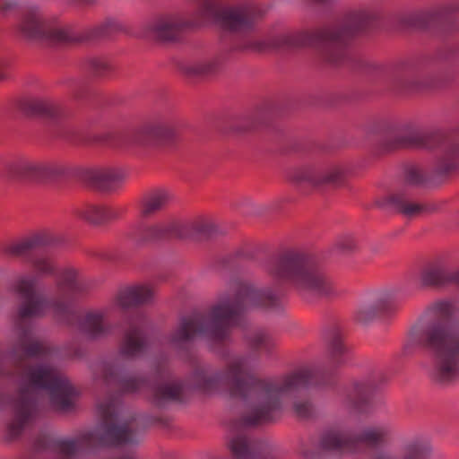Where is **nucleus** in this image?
<instances>
[{
  "instance_id": "34",
  "label": "nucleus",
  "mask_w": 459,
  "mask_h": 459,
  "mask_svg": "<svg viewBox=\"0 0 459 459\" xmlns=\"http://www.w3.org/2000/svg\"><path fill=\"white\" fill-rule=\"evenodd\" d=\"M56 287L61 291H67L72 295H82L88 292L90 286L84 281L78 279V272L74 268L65 269L57 281Z\"/></svg>"
},
{
  "instance_id": "12",
  "label": "nucleus",
  "mask_w": 459,
  "mask_h": 459,
  "mask_svg": "<svg viewBox=\"0 0 459 459\" xmlns=\"http://www.w3.org/2000/svg\"><path fill=\"white\" fill-rule=\"evenodd\" d=\"M200 15L230 32H246L253 29L255 18L243 6L221 8L213 0H205L199 8Z\"/></svg>"
},
{
  "instance_id": "37",
  "label": "nucleus",
  "mask_w": 459,
  "mask_h": 459,
  "mask_svg": "<svg viewBox=\"0 0 459 459\" xmlns=\"http://www.w3.org/2000/svg\"><path fill=\"white\" fill-rule=\"evenodd\" d=\"M351 437H342L336 431H325L321 436L319 447L321 450L327 452L346 451L351 453Z\"/></svg>"
},
{
  "instance_id": "52",
  "label": "nucleus",
  "mask_w": 459,
  "mask_h": 459,
  "mask_svg": "<svg viewBox=\"0 0 459 459\" xmlns=\"http://www.w3.org/2000/svg\"><path fill=\"white\" fill-rule=\"evenodd\" d=\"M49 305L54 314L60 319H65L70 316H74V313L71 310L70 306L67 302L55 299L51 300Z\"/></svg>"
},
{
  "instance_id": "19",
  "label": "nucleus",
  "mask_w": 459,
  "mask_h": 459,
  "mask_svg": "<svg viewBox=\"0 0 459 459\" xmlns=\"http://www.w3.org/2000/svg\"><path fill=\"white\" fill-rule=\"evenodd\" d=\"M13 410L14 419L7 426V441H13L22 435L36 410V399L29 387L20 389V396L14 403Z\"/></svg>"
},
{
  "instance_id": "3",
  "label": "nucleus",
  "mask_w": 459,
  "mask_h": 459,
  "mask_svg": "<svg viewBox=\"0 0 459 459\" xmlns=\"http://www.w3.org/2000/svg\"><path fill=\"white\" fill-rule=\"evenodd\" d=\"M373 17L366 12L348 13L341 24L325 25L311 31L281 34L273 38V48L314 47L330 65H341L346 59V45L350 38L367 30Z\"/></svg>"
},
{
  "instance_id": "7",
  "label": "nucleus",
  "mask_w": 459,
  "mask_h": 459,
  "mask_svg": "<svg viewBox=\"0 0 459 459\" xmlns=\"http://www.w3.org/2000/svg\"><path fill=\"white\" fill-rule=\"evenodd\" d=\"M100 422L97 431L81 435L79 444L87 448H117L136 444V430L128 422L117 424V415L112 403L99 406Z\"/></svg>"
},
{
  "instance_id": "31",
  "label": "nucleus",
  "mask_w": 459,
  "mask_h": 459,
  "mask_svg": "<svg viewBox=\"0 0 459 459\" xmlns=\"http://www.w3.org/2000/svg\"><path fill=\"white\" fill-rule=\"evenodd\" d=\"M389 430L377 427L363 429L360 433L351 437V453L360 451L362 447L376 449L385 445L388 441Z\"/></svg>"
},
{
  "instance_id": "9",
  "label": "nucleus",
  "mask_w": 459,
  "mask_h": 459,
  "mask_svg": "<svg viewBox=\"0 0 459 459\" xmlns=\"http://www.w3.org/2000/svg\"><path fill=\"white\" fill-rule=\"evenodd\" d=\"M182 124L173 117L159 116L141 126L130 139L119 132H108L99 136V140L117 143L149 144L151 142L167 143L175 140L180 134Z\"/></svg>"
},
{
  "instance_id": "32",
  "label": "nucleus",
  "mask_w": 459,
  "mask_h": 459,
  "mask_svg": "<svg viewBox=\"0 0 459 459\" xmlns=\"http://www.w3.org/2000/svg\"><path fill=\"white\" fill-rule=\"evenodd\" d=\"M147 348V339L143 331L132 325L125 333L119 346V354L127 359H134L143 353Z\"/></svg>"
},
{
  "instance_id": "53",
  "label": "nucleus",
  "mask_w": 459,
  "mask_h": 459,
  "mask_svg": "<svg viewBox=\"0 0 459 459\" xmlns=\"http://www.w3.org/2000/svg\"><path fill=\"white\" fill-rule=\"evenodd\" d=\"M334 247L342 254L351 253L357 248V241L352 236H342L336 240Z\"/></svg>"
},
{
  "instance_id": "18",
  "label": "nucleus",
  "mask_w": 459,
  "mask_h": 459,
  "mask_svg": "<svg viewBox=\"0 0 459 459\" xmlns=\"http://www.w3.org/2000/svg\"><path fill=\"white\" fill-rule=\"evenodd\" d=\"M20 110L26 116L60 121L71 117L64 105L48 99L27 98L20 100Z\"/></svg>"
},
{
  "instance_id": "48",
  "label": "nucleus",
  "mask_w": 459,
  "mask_h": 459,
  "mask_svg": "<svg viewBox=\"0 0 459 459\" xmlns=\"http://www.w3.org/2000/svg\"><path fill=\"white\" fill-rule=\"evenodd\" d=\"M81 436L77 438V440L73 439H61L56 440L54 444V448L59 454L66 456L74 455L76 451L81 449H88L87 447H82L79 444V439Z\"/></svg>"
},
{
  "instance_id": "23",
  "label": "nucleus",
  "mask_w": 459,
  "mask_h": 459,
  "mask_svg": "<svg viewBox=\"0 0 459 459\" xmlns=\"http://www.w3.org/2000/svg\"><path fill=\"white\" fill-rule=\"evenodd\" d=\"M290 178L295 183H308L314 186H340L344 182V173L338 168L321 172L311 167H304L293 170Z\"/></svg>"
},
{
  "instance_id": "6",
  "label": "nucleus",
  "mask_w": 459,
  "mask_h": 459,
  "mask_svg": "<svg viewBox=\"0 0 459 459\" xmlns=\"http://www.w3.org/2000/svg\"><path fill=\"white\" fill-rule=\"evenodd\" d=\"M280 305L281 297L271 289L256 290L239 283L233 297H228L212 307L210 337L214 342H223L229 336L230 327L238 324L239 316L248 307L276 308Z\"/></svg>"
},
{
  "instance_id": "4",
  "label": "nucleus",
  "mask_w": 459,
  "mask_h": 459,
  "mask_svg": "<svg viewBox=\"0 0 459 459\" xmlns=\"http://www.w3.org/2000/svg\"><path fill=\"white\" fill-rule=\"evenodd\" d=\"M414 345L436 356L433 380L437 384L448 385L459 380V334L454 333L449 320L415 324L410 330L404 351Z\"/></svg>"
},
{
  "instance_id": "8",
  "label": "nucleus",
  "mask_w": 459,
  "mask_h": 459,
  "mask_svg": "<svg viewBox=\"0 0 459 459\" xmlns=\"http://www.w3.org/2000/svg\"><path fill=\"white\" fill-rule=\"evenodd\" d=\"M435 62L432 57H421L398 62L393 70L390 89L395 94L407 95L440 86L438 81L423 74Z\"/></svg>"
},
{
  "instance_id": "16",
  "label": "nucleus",
  "mask_w": 459,
  "mask_h": 459,
  "mask_svg": "<svg viewBox=\"0 0 459 459\" xmlns=\"http://www.w3.org/2000/svg\"><path fill=\"white\" fill-rule=\"evenodd\" d=\"M126 236L137 247L171 241L177 239L175 221L151 225L139 224L133 227Z\"/></svg>"
},
{
  "instance_id": "44",
  "label": "nucleus",
  "mask_w": 459,
  "mask_h": 459,
  "mask_svg": "<svg viewBox=\"0 0 459 459\" xmlns=\"http://www.w3.org/2000/svg\"><path fill=\"white\" fill-rule=\"evenodd\" d=\"M248 345L252 350H264L266 352H271L275 347V342L269 334L258 332L248 338Z\"/></svg>"
},
{
  "instance_id": "43",
  "label": "nucleus",
  "mask_w": 459,
  "mask_h": 459,
  "mask_svg": "<svg viewBox=\"0 0 459 459\" xmlns=\"http://www.w3.org/2000/svg\"><path fill=\"white\" fill-rule=\"evenodd\" d=\"M250 257L249 253L243 249H238L219 258L217 264L222 269L237 268L239 266L241 260L249 259Z\"/></svg>"
},
{
  "instance_id": "35",
  "label": "nucleus",
  "mask_w": 459,
  "mask_h": 459,
  "mask_svg": "<svg viewBox=\"0 0 459 459\" xmlns=\"http://www.w3.org/2000/svg\"><path fill=\"white\" fill-rule=\"evenodd\" d=\"M83 70L88 77L101 81L108 79L114 73L115 68L105 57L90 56L83 62Z\"/></svg>"
},
{
  "instance_id": "29",
  "label": "nucleus",
  "mask_w": 459,
  "mask_h": 459,
  "mask_svg": "<svg viewBox=\"0 0 459 459\" xmlns=\"http://www.w3.org/2000/svg\"><path fill=\"white\" fill-rule=\"evenodd\" d=\"M154 290L149 285H135L119 290L117 304L122 309H128L149 304L154 298Z\"/></svg>"
},
{
  "instance_id": "21",
  "label": "nucleus",
  "mask_w": 459,
  "mask_h": 459,
  "mask_svg": "<svg viewBox=\"0 0 459 459\" xmlns=\"http://www.w3.org/2000/svg\"><path fill=\"white\" fill-rule=\"evenodd\" d=\"M14 289L22 299L18 310L19 317L25 319L39 316L44 300L36 291V278H20L17 280Z\"/></svg>"
},
{
  "instance_id": "64",
  "label": "nucleus",
  "mask_w": 459,
  "mask_h": 459,
  "mask_svg": "<svg viewBox=\"0 0 459 459\" xmlns=\"http://www.w3.org/2000/svg\"><path fill=\"white\" fill-rule=\"evenodd\" d=\"M301 455L304 459H314L316 455V454L312 451H302Z\"/></svg>"
},
{
  "instance_id": "13",
  "label": "nucleus",
  "mask_w": 459,
  "mask_h": 459,
  "mask_svg": "<svg viewBox=\"0 0 459 459\" xmlns=\"http://www.w3.org/2000/svg\"><path fill=\"white\" fill-rule=\"evenodd\" d=\"M20 30L29 39L46 40L50 43H68L82 39L71 26L59 28L47 22L37 8L28 9L23 13Z\"/></svg>"
},
{
  "instance_id": "39",
  "label": "nucleus",
  "mask_w": 459,
  "mask_h": 459,
  "mask_svg": "<svg viewBox=\"0 0 459 459\" xmlns=\"http://www.w3.org/2000/svg\"><path fill=\"white\" fill-rule=\"evenodd\" d=\"M268 113L266 110L259 109L254 114L241 117L232 126V130L237 133H247L267 124Z\"/></svg>"
},
{
  "instance_id": "36",
  "label": "nucleus",
  "mask_w": 459,
  "mask_h": 459,
  "mask_svg": "<svg viewBox=\"0 0 459 459\" xmlns=\"http://www.w3.org/2000/svg\"><path fill=\"white\" fill-rule=\"evenodd\" d=\"M420 286L423 288H445L449 286V269L435 265L424 269L420 277Z\"/></svg>"
},
{
  "instance_id": "30",
  "label": "nucleus",
  "mask_w": 459,
  "mask_h": 459,
  "mask_svg": "<svg viewBox=\"0 0 459 459\" xmlns=\"http://www.w3.org/2000/svg\"><path fill=\"white\" fill-rule=\"evenodd\" d=\"M330 368H336L347 360L349 349L343 342V335L337 326H332L325 333Z\"/></svg>"
},
{
  "instance_id": "40",
  "label": "nucleus",
  "mask_w": 459,
  "mask_h": 459,
  "mask_svg": "<svg viewBox=\"0 0 459 459\" xmlns=\"http://www.w3.org/2000/svg\"><path fill=\"white\" fill-rule=\"evenodd\" d=\"M221 378V373L209 375V370L204 367L196 368L193 374L196 388L204 393H210L217 389Z\"/></svg>"
},
{
  "instance_id": "22",
  "label": "nucleus",
  "mask_w": 459,
  "mask_h": 459,
  "mask_svg": "<svg viewBox=\"0 0 459 459\" xmlns=\"http://www.w3.org/2000/svg\"><path fill=\"white\" fill-rule=\"evenodd\" d=\"M125 213L122 208L98 204H85L75 208L73 214L79 220L94 227H100L117 221Z\"/></svg>"
},
{
  "instance_id": "11",
  "label": "nucleus",
  "mask_w": 459,
  "mask_h": 459,
  "mask_svg": "<svg viewBox=\"0 0 459 459\" xmlns=\"http://www.w3.org/2000/svg\"><path fill=\"white\" fill-rule=\"evenodd\" d=\"M71 169L58 162H37L25 159L7 163L3 176L8 180L54 181L71 175Z\"/></svg>"
},
{
  "instance_id": "38",
  "label": "nucleus",
  "mask_w": 459,
  "mask_h": 459,
  "mask_svg": "<svg viewBox=\"0 0 459 459\" xmlns=\"http://www.w3.org/2000/svg\"><path fill=\"white\" fill-rule=\"evenodd\" d=\"M48 350L39 342H22L15 345L12 351L13 356L19 363L30 358L45 355Z\"/></svg>"
},
{
  "instance_id": "54",
  "label": "nucleus",
  "mask_w": 459,
  "mask_h": 459,
  "mask_svg": "<svg viewBox=\"0 0 459 459\" xmlns=\"http://www.w3.org/2000/svg\"><path fill=\"white\" fill-rule=\"evenodd\" d=\"M377 317H378V316L376 313L374 306H371V307L359 310L356 313L355 320L359 324L365 325V324L371 322L372 320H374Z\"/></svg>"
},
{
  "instance_id": "61",
  "label": "nucleus",
  "mask_w": 459,
  "mask_h": 459,
  "mask_svg": "<svg viewBox=\"0 0 459 459\" xmlns=\"http://www.w3.org/2000/svg\"><path fill=\"white\" fill-rule=\"evenodd\" d=\"M70 4H93L95 3V0H68Z\"/></svg>"
},
{
  "instance_id": "25",
  "label": "nucleus",
  "mask_w": 459,
  "mask_h": 459,
  "mask_svg": "<svg viewBox=\"0 0 459 459\" xmlns=\"http://www.w3.org/2000/svg\"><path fill=\"white\" fill-rule=\"evenodd\" d=\"M191 26L189 22H185L177 16H161L152 22L148 28L154 37L162 42L178 41L182 31Z\"/></svg>"
},
{
  "instance_id": "63",
  "label": "nucleus",
  "mask_w": 459,
  "mask_h": 459,
  "mask_svg": "<svg viewBox=\"0 0 459 459\" xmlns=\"http://www.w3.org/2000/svg\"><path fill=\"white\" fill-rule=\"evenodd\" d=\"M265 46L266 44L264 42H255L248 47L254 48L255 50L262 51Z\"/></svg>"
},
{
  "instance_id": "17",
  "label": "nucleus",
  "mask_w": 459,
  "mask_h": 459,
  "mask_svg": "<svg viewBox=\"0 0 459 459\" xmlns=\"http://www.w3.org/2000/svg\"><path fill=\"white\" fill-rule=\"evenodd\" d=\"M78 177L90 186L100 192H113L121 187L126 173L119 169H81Z\"/></svg>"
},
{
  "instance_id": "2",
  "label": "nucleus",
  "mask_w": 459,
  "mask_h": 459,
  "mask_svg": "<svg viewBox=\"0 0 459 459\" xmlns=\"http://www.w3.org/2000/svg\"><path fill=\"white\" fill-rule=\"evenodd\" d=\"M266 275L277 282H289L303 298L332 299L339 296L334 281L307 252L289 248L270 256L263 264Z\"/></svg>"
},
{
  "instance_id": "56",
  "label": "nucleus",
  "mask_w": 459,
  "mask_h": 459,
  "mask_svg": "<svg viewBox=\"0 0 459 459\" xmlns=\"http://www.w3.org/2000/svg\"><path fill=\"white\" fill-rule=\"evenodd\" d=\"M368 459H397L386 450H376L369 455Z\"/></svg>"
},
{
  "instance_id": "15",
  "label": "nucleus",
  "mask_w": 459,
  "mask_h": 459,
  "mask_svg": "<svg viewBox=\"0 0 459 459\" xmlns=\"http://www.w3.org/2000/svg\"><path fill=\"white\" fill-rule=\"evenodd\" d=\"M379 208H391L407 218H414L422 213H431L439 209L437 204H417L411 202V196L406 191H398L383 196L375 201Z\"/></svg>"
},
{
  "instance_id": "33",
  "label": "nucleus",
  "mask_w": 459,
  "mask_h": 459,
  "mask_svg": "<svg viewBox=\"0 0 459 459\" xmlns=\"http://www.w3.org/2000/svg\"><path fill=\"white\" fill-rule=\"evenodd\" d=\"M149 389L152 391L150 402L158 408L171 401H182L183 385L180 383L154 384L151 380Z\"/></svg>"
},
{
  "instance_id": "20",
  "label": "nucleus",
  "mask_w": 459,
  "mask_h": 459,
  "mask_svg": "<svg viewBox=\"0 0 459 459\" xmlns=\"http://www.w3.org/2000/svg\"><path fill=\"white\" fill-rule=\"evenodd\" d=\"M175 227L177 239L210 240L223 234L212 220L205 217H197L186 221H175Z\"/></svg>"
},
{
  "instance_id": "41",
  "label": "nucleus",
  "mask_w": 459,
  "mask_h": 459,
  "mask_svg": "<svg viewBox=\"0 0 459 459\" xmlns=\"http://www.w3.org/2000/svg\"><path fill=\"white\" fill-rule=\"evenodd\" d=\"M80 328L91 339H98L106 334L101 314L88 313L80 322Z\"/></svg>"
},
{
  "instance_id": "24",
  "label": "nucleus",
  "mask_w": 459,
  "mask_h": 459,
  "mask_svg": "<svg viewBox=\"0 0 459 459\" xmlns=\"http://www.w3.org/2000/svg\"><path fill=\"white\" fill-rule=\"evenodd\" d=\"M207 329V316L199 312L180 318L179 325L170 335L169 342L182 344L193 342L197 335L203 334Z\"/></svg>"
},
{
  "instance_id": "14",
  "label": "nucleus",
  "mask_w": 459,
  "mask_h": 459,
  "mask_svg": "<svg viewBox=\"0 0 459 459\" xmlns=\"http://www.w3.org/2000/svg\"><path fill=\"white\" fill-rule=\"evenodd\" d=\"M55 242V238L48 231L33 232L19 239L0 246V254L9 259L29 257L36 249L48 247Z\"/></svg>"
},
{
  "instance_id": "47",
  "label": "nucleus",
  "mask_w": 459,
  "mask_h": 459,
  "mask_svg": "<svg viewBox=\"0 0 459 459\" xmlns=\"http://www.w3.org/2000/svg\"><path fill=\"white\" fill-rule=\"evenodd\" d=\"M32 267L41 276H54L56 273V266L49 257H38L32 261Z\"/></svg>"
},
{
  "instance_id": "26",
  "label": "nucleus",
  "mask_w": 459,
  "mask_h": 459,
  "mask_svg": "<svg viewBox=\"0 0 459 459\" xmlns=\"http://www.w3.org/2000/svg\"><path fill=\"white\" fill-rule=\"evenodd\" d=\"M102 373L107 382H116L119 391L124 394H134L150 386L151 378L147 377H122V369L118 365L113 363H105Z\"/></svg>"
},
{
  "instance_id": "46",
  "label": "nucleus",
  "mask_w": 459,
  "mask_h": 459,
  "mask_svg": "<svg viewBox=\"0 0 459 459\" xmlns=\"http://www.w3.org/2000/svg\"><path fill=\"white\" fill-rule=\"evenodd\" d=\"M373 306L378 317L394 315L399 307L396 299L391 296L379 299Z\"/></svg>"
},
{
  "instance_id": "51",
  "label": "nucleus",
  "mask_w": 459,
  "mask_h": 459,
  "mask_svg": "<svg viewBox=\"0 0 459 459\" xmlns=\"http://www.w3.org/2000/svg\"><path fill=\"white\" fill-rule=\"evenodd\" d=\"M429 449L420 444H411L407 446L403 459H428Z\"/></svg>"
},
{
  "instance_id": "58",
  "label": "nucleus",
  "mask_w": 459,
  "mask_h": 459,
  "mask_svg": "<svg viewBox=\"0 0 459 459\" xmlns=\"http://www.w3.org/2000/svg\"><path fill=\"white\" fill-rule=\"evenodd\" d=\"M438 19L439 14L437 13H429L421 16V20L424 22L426 25H429V23L434 22Z\"/></svg>"
},
{
  "instance_id": "1",
  "label": "nucleus",
  "mask_w": 459,
  "mask_h": 459,
  "mask_svg": "<svg viewBox=\"0 0 459 459\" xmlns=\"http://www.w3.org/2000/svg\"><path fill=\"white\" fill-rule=\"evenodd\" d=\"M226 380L231 397L258 401L251 413L239 420L243 427H257L274 423L281 418V394L309 386L333 385L336 374L325 369L302 370L285 377L279 384L257 377L247 369V359L237 358L227 367Z\"/></svg>"
},
{
  "instance_id": "62",
  "label": "nucleus",
  "mask_w": 459,
  "mask_h": 459,
  "mask_svg": "<svg viewBox=\"0 0 459 459\" xmlns=\"http://www.w3.org/2000/svg\"><path fill=\"white\" fill-rule=\"evenodd\" d=\"M153 422L160 423L164 426H169L171 420L169 418H154L152 420Z\"/></svg>"
},
{
  "instance_id": "27",
  "label": "nucleus",
  "mask_w": 459,
  "mask_h": 459,
  "mask_svg": "<svg viewBox=\"0 0 459 459\" xmlns=\"http://www.w3.org/2000/svg\"><path fill=\"white\" fill-rule=\"evenodd\" d=\"M377 388L378 384L375 378L354 382L346 395L348 405L357 411H367L372 403L374 394Z\"/></svg>"
},
{
  "instance_id": "10",
  "label": "nucleus",
  "mask_w": 459,
  "mask_h": 459,
  "mask_svg": "<svg viewBox=\"0 0 459 459\" xmlns=\"http://www.w3.org/2000/svg\"><path fill=\"white\" fill-rule=\"evenodd\" d=\"M28 378L34 387L49 392L51 403L56 410L68 411L74 408L71 396L74 389L67 378L58 376L55 368L47 366L30 368Z\"/></svg>"
},
{
  "instance_id": "55",
  "label": "nucleus",
  "mask_w": 459,
  "mask_h": 459,
  "mask_svg": "<svg viewBox=\"0 0 459 459\" xmlns=\"http://www.w3.org/2000/svg\"><path fill=\"white\" fill-rule=\"evenodd\" d=\"M294 411L300 419H309L313 414V406L309 402H299L294 404Z\"/></svg>"
},
{
  "instance_id": "59",
  "label": "nucleus",
  "mask_w": 459,
  "mask_h": 459,
  "mask_svg": "<svg viewBox=\"0 0 459 459\" xmlns=\"http://www.w3.org/2000/svg\"><path fill=\"white\" fill-rule=\"evenodd\" d=\"M455 285L459 288V268L457 270H449V286Z\"/></svg>"
},
{
  "instance_id": "50",
  "label": "nucleus",
  "mask_w": 459,
  "mask_h": 459,
  "mask_svg": "<svg viewBox=\"0 0 459 459\" xmlns=\"http://www.w3.org/2000/svg\"><path fill=\"white\" fill-rule=\"evenodd\" d=\"M404 179L407 184L418 186L424 184L426 176L420 169L411 166L406 169Z\"/></svg>"
},
{
  "instance_id": "49",
  "label": "nucleus",
  "mask_w": 459,
  "mask_h": 459,
  "mask_svg": "<svg viewBox=\"0 0 459 459\" xmlns=\"http://www.w3.org/2000/svg\"><path fill=\"white\" fill-rule=\"evenodd\" d=\"M122 30V26L115 22L108 20L106 22L100 24V26L94 28L90 34V38H103L108 37L113 34L114 32L120 31Z\"/></svg>"
},
{
  "instance_id": "42",
  "label": "nucleus",
  "mask_w": 459,
  "mask_h": 459,
  "mask_svg": "<svg viewBox=\"0 0 459 459\" xmlns=\"http://www.w3.org/2000/svg\"><path fill=\"white\" fill-rule=\"evenodd\" d=\"M429 309L435 314L434 316H432V317L426 316V317L420 318L416 324H420V322H423V321H434L437 319H445L446 318L450 321L454 333H455L456 334H459V333H457V331H456L455 325L451 318V316L453 313V305L450 301H448V300L437 301L431 305Z\"/></svg>"
},
{
  "instance_id": "45",
  "label": "nucleus",
  "mask_w": 459,
  "mask_h": 459,
  "mask_svg": "<svg viewBox=\"0 0 459 459\" xmlns=\"http://www.w3.org/2000/svg\"><path fill=\"white\" fill-rule=\"evenodd\" d=\"M217 64L212 61L196 63L183 67V72L189 77L204 76L216 71Z\"/></svg>"
},
{
  "instance_id": "57",
  "label": "nucleus",
  "mask_w": 459,
  "mask_h": 459,
  "mask_svg": "<svg viewBox=\"0 0 459 459\" xmlns=\"http://www.w3.org/2000/svg\"><path fill=\"white\" fill-rule=\"evenodd\" d=\"M58 136H60L64 139H66L68 141H75L76 140V133L70 128L62 129L59 132Z\"/></svg>"
},
{
  "instance_id": "28",
  "label": "nucleus",
  "mask_w": 459,
  "mask_h": 459,
  "mask_svg": "<svg viewBox=\"0 0 459 459\" xmlns=\"http://www.w3.org/2000/svg\"><path fill=\"white\" fill-rule=\"evenodd\" d=\"M173 195L166 189H153L145 193L139 201V214L149 219L165 210L172 202Z\"/></svg>"
},
{
  "instance_id": "60",
  "label": "nucleus",
  "mask_w": 459,
  "mask_h": 459,
  "mask_svg": "<svg viewBox=\"0 0 459 459\" xmlns=\"http://www.w3.org/2000/svg\"><path fill=\"white\" fill-rule=\"evenodd\" d=\"M16 4L11 0H0V10L2 12H7L13 9Z\"/></svg>"
},
{
  "instance_id": "5",
  "label": "nucleus",
  "mask_w": 459,
  "mask_h": 459,
  "mask_svg": "<svg viewBox=\"0 0 459 459\" xmlns=\"http://www.w3.org/2000/svg\"><path fill=\"white\" fill-rule=\"evenodd\" d=\"M378 146L383 152L408 148H441L444 154L437 160L434 173L438 177L446 178L459 169V127L449 134L442 131L406 133L402 129L393 128L380 136Z\"/></svg>"
}]
</instances>
